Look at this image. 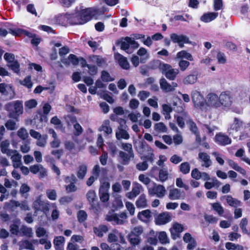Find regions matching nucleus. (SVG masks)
Wrapping results in <instances>:
<instances>
[{"label":"nucleus","mask_w":250,"mask_h":250,"mask_svg":"<svg viewBox=\"0 0 250 250\" xmlns=\"http://www.w3.org/2000/svg\"><path fill=\"white\" fill-rule=\"evenodd\" d=\"M0 93L7 99L11 100L15 96V89L13 86L5 83H0Z\"/></svg>","instance_id":"obj_7"},{"label":"nucleus","mask_w":250,"mask_h":250,"mask_svg":"<svg viewBox=\"0 0 250 250\" xmlns=\"http://www.w3.org/2000/svg\"><path fill=\"white\" fill-rule=\"evenodd\" d=\"M119 156L123 159L124 164H126L128 162L131 158H133L134 155H130V153L120 151L119 152Z\"/></svg>","instance_id":"obj_46"},{"label":"nucleus","mask_w":250,"mask_h":250,"mask_svg":"<svg viewBox=\"0 0 250 250\" xmlns=\"http://www.w3.org/2000/svg\"><path fill=\"white\" fill-rule=\"evenodd\" d=\"M143 232V228L142 226H137L135 227L131 231L130 234L140 237V235Z\"/></svg>","instance_id":"obj_60"},{"label":"nucleus","mask_w":250,"mask_h":250,"mask_svg":"<svg viewBox=\"0 0 250 250\" xmlns=\"http://www.w3.org/2000/svg\"><path fill=\"white\" fill-rule=\"evenodd\" d=\"M198 160L203 167L208 168L212 165V162L210 159V157L207 153L200 152L198 154Z\"/></svg>","instance_id":"obj_15"},{"label":"nucleus","mask_w":250,"mask_h":250,"mask_svg":"<svg viewBox=\"0 0 250 250\" xmlns=\"http://www.w3.org/2000/svg\"><path fill=\"white\" fill-rule=\"evenodd\" d=\"M220 107H229L232 103V96L229 92H223L219 96Z\"/></svg>","instance_id":"obj_10"},{"label":"nucleus","mask_w":250,"mask_h":250,"mask_svg":"<svg viewBox=\"0 0 250 250\" xmlns=\"http://www.w3.org/2000/svg\"><path fill=\"white\" fill-rule=\"evenodd\" d=\"M151 217V212L149 209H146L139 212L138 218L143 222H146Z\"/></svg>","instance_id":"obj_36"},{"label":"nucleus","mask_w":250,"mask_h":250,"mask_svg":"<svg viewBox=\"0 0 250 250\" xmlns=\"http://www.w3.org/2000/svg\"><path fill=\"white\" fill-rule=\"evenodd\" d=\"M77 217L80 222H83L86 219L87 214L84 210H80L78 213Z\"/></svg>","instance_id":"obj_64"},{"label":"nucleus","mask_w":250,"mask_h":250,"mask_svg":"<svg viewBox=\"0 0 250 250\" xmlns=\"http://www.w3.org/2000/svg\"><path fill=\"white\" fill-rule=\"evenodd\" d=\"M108 242L110 243L118 242L122 244L125 243L123 235L119 232H117L116 234L109 233L108 236Z\"/></svg>","instance_id":"obj_18"},{"label":"nucleus","mask_w":250,"mask_h":250,"mask_svg":"<svg viewBox=\"0 0 250 250\" xmlns=\"http://www.w3.org/2000/svg\"><path fill=\"white\" fill-rule=\"evenodd\" d=\"M171 220V216L169 213L164 212L160 214L155 219V222L157 225H164Z\"/></svg>","instance_id":"obj_22"},{"label":"nucleus","mask_w":250,"mask_h":250,"mask_svg":"<svg viewBox=\"0 0 250 250\" xmlns=\"http://www.w3.org/2000/svg\"><path fill=\"white\" fill-rule=\"evenodd\" d=\"M128 241L133 246H136L140 244L141 237L132 234H129L128 235Z\"/></svg>","instance_id":"obj_41"},{"label":"nucleus","mask_w":250,"mask_h":250,"mask_svg":"<svg viewBox=\"0 0 250 250\" xmlns=\"http://www.w3.org/2000/svg\"><path fill=\"white\" fill-rule=\"evenodd\" d=\"M191 99L194 106L202 110L205 109V101L201 93L196 90H193L191 93Z\"/></svg>","instance_id":"obj_6"},{"label":"nucleus","mask_w":250,"mask_h":250,"mask_svg":"<svg viewBox=\"0 0 250 250\" xmlns=\"http://www.w3.org/2000/svg\"><path fill=\"white\" fill-rule=\"evenodd\" d=\"M6 207L11 210H14L17 207L20 206V202L15 200H11L9 202L5 203Z\"/></svg>","instance_id":"obj_50"},{"label":"nucleus","mask_w":250,"mask_h":250,"mask_svg":"<svg viewBox=\"0 0 250 250\" xmlns=\"http://www.w3.org/2000/svg\"><path fill=\"white\" fill-rule=\"evenodd\" d=\"M9 33L14 36H20L21 34H24L30 38H33L35 36L33 33L21 29H10Z\"/></svg>","instance_id":"obj_32"},{"label":"nucleus","mask_w":250,"mask_h":250,"mask_svg":"<svg viewBox=\"0 0 250 250\" xmlns=\"http://www.w3.org/2000/svg\"><path fill=\"white\" fill-rule=\"evenodd\" d=\"M166 192V188L164 186L156 183H154L153 186L148 189V192L150 195L155 196L160 198H163L165 196Z\"/></svg>","instance_id":"obj_4"},{"label":"nucleus","mask_w":250,"mask_h":250,"mask_svg":"<svg viewBox=\"0 0 250 250\" xmlns=\"http://www.w3.org/2000/svg\"><path fill=\"white\" fill-rule=\"evenodd\" d=\"M243 128V122L237 118H234L233 123L230 125L228 128L229 133H231V130L238 131Z\"/></svg>","instance_id":"obj_23"},{"label":"nucleus","mask_w":250,"mask_h":250,"mask_svg":"<svg viewBox=\"0 0 250 250\" xmlns=\"http://www.w3.org/2000/svg\"><path fill=\"white\" fill-rule=\"evenodd\" d=\"M105 219L109 222H111L114 225H122L124 221L122 220L117 214H107L106 216Z\"/></svg>","instance_id":"obj_25"},{"label":"nucleus","mask_w":250,"mask_h":250,"mask_svg":"<svg viewBox=\"0 0 250 250\" xmlns=\"http://www.w3.org/2000/svg\"><path fill=\"white\" fill-rule=\"evenodd\" d=\"M218 108L220 107L219 96L214 93H208L206 97L205 109L207 110L208 107Z\"/></svg>","instance_id":"obj_3"},{"label":"nucleus","mask_w":250,"mask_h":250,"mask_svg":"<svg viewBox=\"0 0 250 250\" xmlns=\"http://www.w3.org/2000/svg\"><path fill=\"white\" fill-rule=\"evenodd\" d=\"M170 39L173 43H178L180 48L184 47V44L191 43L189 38L185 35H178L176 33H172L170 35Z\"/></svg>","instance_id":"obj_9"},{"label":"nucleus","mask_w":250,"mask_h":250,"mask_svg":"<svg viewBox=\"0 0 250 250\" xmlns=\"http://www.w3.org/2000/svg\"><path fill=\"white\" fill-rule=\"evenodd\" d=\"M138 208H145L147 206V201L145 194H141L135 203Z\"/></svg>","instance_id":"obj_34"},{"label":"nucleus","mask_w":250,"mask_h":250,"mask_svg":"<svg viewBox=\"0 0 250 250\" xmlns=\"http://www.w3.org/2000/svg\"><path fill=\"white\" fill-rule=\"evenodd\" d=\"M20 233L21 236L31 238L33 236V232L32 228L25 225H22L20 229Z\"/></svg>","instance_id":"obj_29"},{"label":"nucleus","mask_w":250,"mask_h":250,"mask_svg":"<svg viewBox=\"0 0 250 250\" xmlns=\"http://www.w3.org/2000/svg\"><path fill=\"white\" fill-rule=\"evenodd\" d=\"M116 137L117 140L122 139L128 140L130 138V136L125 130V128H118L116 132Z\"/></svg>","instance_id":"obj_28"},{"label":"nucleus","mask_w":250,"mask_h":250,"mask_svg":"<svg viewBox=\"0 0 250 250\" xmlns=\"http://www.w3.org/2000/svg\"><path fill=\"white\" fill-rule=\"evenodd\" d=\"M87 167L86 165H83L80 166L78 168L77 174L78 178L83 179L87 173Z\"/></svg>","instance_id":"obj_40"},{"label":"nucleus","mask_w":250,"mask_h":250,"mask_svg":"<svg viewBox=\"0 0 250 250\" xmlns=\"http://www.w3.org/2000/svg\"><path fill=\"white\" fill-rule=\"evenodd\" d=\"M15 151L16 152H12L10 156L13 167L17 168L21 167L22 164L21 162L22 155L17 150H15Z\"/></svg>","instance_id":"obj_19"},{"label":"nucleus","mask_w":250,"mask_h":250,"mask_svg":"<svg viewBox=\"0 0 250 250\" xmlns=\"http://www.w3.org/2000/svg\"><path fill=\"white\" fill-rule=\"evenodd\" d=\"M156 64L158 65V68L162 73L170 81L174 80L179 73L178 69L173 68L169 64L165 63L160 61H157Z\"/></svg>","instance_id":"obj_2"},{"label":"nucleus","mask_w":250,"mask_h":250,"mask_svg":"<svg viewBox=\"0 0 250 250\" xmlns=\"http://www.w3.org/2000/svg\"><path fill=\"white\" fill-rule=\"evenodd\" d=\"M73 126L74 128V135L77 136L80 135L83 131L82 126L78 123L74 124Z\"/></svg>","instance_id":"obj_62"},{"label":"nucleus","mask_w":250,"mask_h":250,"mask_svg":"<svg viewBox=\"0 0 250 250\" xmlns=\"http://www.w3.org/2000/svg\"><path fill=\"white\" fill-rule=\"evenodd\" d=\"M142 190H143V187L141 184L134 183L131 191L127 192L126 194V196L130 199H132L139 195Z\"/></svg>","instance_id":"obj_16"},{"label":"nucleus","mask_w":250,"mask_h":250,"mask_svg":"<svg viewBox=\"0 0 250 250\" xmlns=\"http://www.w3.org/2000/svg\"><path fill=\"white\" fill-rule=\"evenodd\" d=\"M130 41H131V38L127 37L122 40L120 42L121 49L125 50L127 53H131L132 52V51L130 50L129 49Z\"/></svg>","instance_id":"obj_30"},{"label":"nucleus","mask_w":250,"mask_h":250,"mask_svg":"<svg viewBox=\"0 0 250 250\" xmlns=\"http://www.w3.org/2000/svg\"><path fill=\"white\" fill-rule=\"evenodd\" d=\"M30 171L34 174L39 173V176L41 178L47 176L46 169L41 164H36L30 166Z\"/></svg>","instance_id":"obj_13"},{"label":"nucleus","mask_w":250,"mask_h":250,"mask_svg":"<svg viewBox=\"0 0 250 250\" xmlns=\"http://www.w3.org/2000/svg\"><path fill=\"white\" fill-rule=\"evenodd\" d=\"M227 162L229 166L233 169L236 171L240 172L243 175H245L246 174V170L239 167L235 162H234L233 160L230 159H228Z\"/></svg>","instance_id":"obj_39"},{"label":"nucleus","mask_w":250,"mask_h":250,"mask_svg":"<svg viewBox=\"0 0 250 250\" xmlns=\"http://www.w3.org/2000/svg\"><path fill=\"white\" fill-rule=\"evenodd\" d=\"M100 131H103L105 135H108L110 134H111L112 132V129L111 127L110 126V122L109 120H105L104 121L102 126L99 129Z\"/></svg>","instance_id":"obj_38"},{"label":"nucleus","mask_w":250,"mask_h":250,"mask_svg":"<svg viewBox=\"0 0 250 250\" xmlns=\"http://www.w3.org/2000/svg\"><path fill=\"white\" fill-rule=\"evenodd\" d=\"M5 125L8 130H14L17 128L15 122L12 120H8L5 124Z\"/></svg>","instance_id":"obj_59"},{"label":"nucleus","mask_w":250,"mask_h":250,"mask_svg":"<svg viewBox=\"0 0 250 250\" xmlns=\"http://www.w3.org/2000/svg\"><path fill=\"white\" fill-rule=\"evenodd\" d=\"M115 58L118 61L120 66L124 69H128L129 68V64L126 58L119 53L115 54Z\"/></svg>","instance_id":"obj_24"},{"label":"nucleus","mask_w":250,"mask_h":250,"mask_svg":"<svg viewBox=\"0 0 250 250\" xmlns=\"http://www.w3.org/2000/svg\"><path fill=\"white\" fill-rule=\"evenodd\" d=\"M180 172L184 174H187L190 171V167L188 162H184L179 166Z\"/></svg>","instance_id":"obj_45"},{"label":"nucleus","mask_w":250,"mask_h":250,"mask_svg":"<svg viewBox=\"0 0 250 250\" xmlns=\"http://www.w3.org/2000/svg\"><path fill=\"white\" fill-rule=\"evenodd\" d=\"M212 208L218 214L222 216L224 213L223 207L219 203H215L211 204Z\"/></svg>","instance_id":"obj_44"},{"label":"nucleus","mask_w":250,"mask_h":250,"mask_svg":"<svg viewBox=\"0 0 250 250\" xmlns=\"http://www.w3.org/2000/svg\"><path fill=\"white\" fill-rule=\"evenodd\" d=\"M13 72L19 74L20 72V63L16 60L7 65Z\"/></svg>","instance_id":"obj_47"},{"label":"nucleus","mask_w":250,"mask_h":250,"mask_svg":"<svg viewBox=\"0 0 250 250\" xmlns=\"http://www.w3.org/2000/svg\"><path fill=\"white\" fill-rule=\"evenodd\" d=\"M38 245V240L37 239H32L31 240L28 239L23 240L19 243V249L22 250L26 249L28 250H35L34 245Z\"/></svg>","instance_id":"obj_11"},{"label":"nucleus","mask_w":250,"mask_h":250,"mask_svg":"<svg viewBox=\"0 0 250 250\" xmlns=\"http://www.w3.org/2000/svg\"><path fill=\"white\" fill-rule=\"evenodd\" d=\"M220 182L216 178L212 179V182H206L205 183V188L207 189H211V188L219 186Z\"/></svg>","instance_id":"obj_49"},{"label":"nucleus","mask_w":250,"mask_h":250,"mask_svg":"<svg viewBox=\"0 0 250 250\" xmlns=\"http://www.w3.org/2000/svg\"><path fill=\"white\" fill-rule=\"evenodd\" d=\"M159 83L162 90L166 93L174 91L175 88L178 86L176 83L172 82L171 84H170L164 78L160 80Z\"/></svg>","instance_id":"obj_12"},{"label":"nucleus","mask_w":250,"mask_h":250,"mask_svg":"<svg viewBox=\"0 0 250 250\" xmlns=\"http://www.w3.org/2000/svg\"><path fill=\"white\" fill-rule=\"evenodd\" d=\"M168 173L167 170L162 169L159 171V178L161 182H164L168 178Z\"/></svg>","instance_id":"obj_51"},{"label":"nucleus","mask_w":250,"mask_h":250,"mask_svg":"<svg viewBox=\"0 0 250 250\" xmlns=\"http://www.w3.org/2000/svg\"><path fill=\"white\" fill-rule=\"evenodd\" d=\"M197 80V77L196 75L190 74L186 76L183 80V83L185 84H192L194 83Z\"/></svg>","instance_id":"obj_42"},{"label":"nucleus","mask_w":250,"mask_h":250,"mask_svg":"<svg viewBox=\"0 0 250 250\" xmlns=\"http://www.w3.org/2000/svg\"><path fill=\"white\" fill-rule=\"evenodd\" d=\"M184 59L189 61H193L192 55L186 50H181L177 53L175 60H183Z\"/></svg>","instance_id":"obj_26"},{"label":"nucleus","mask_w":250,"mask_h":250,"mask_svg":"<svg viewBox=\"0 0 250 250\" xmlns=\"http://www.w3.org/2000/svg\"><path fill=\"white\" fill-rule=\"evenodd\" d=\"M122 148L127 153H130V155H134L132 146L131 144L129 143H122Z\"/></svg>","instance_id":"obj_57"},{"label":"nucleus","mask_w":250,"mask_h":250,"mask_svg":"<svg viewBox=\"0 0 250 250\" xmlns=\"http://www.w3.org/2000/svg\"><path fill=\"white\" fill-rule=\"evenodd\" d=\"M158 238L162 244H167L169 243V240L167 238V233L164 231H161L160 232Z\"/></svg>","instance_id":"obj_55"},{"label":"nucleus","mask_w":250,"mask_h":250,"mask_svg":"<svg viewBox=\"0 0 250 250\" xmlns=\"http://www.w3.org/2000/svg\"><path fill=\"white\" fill-rule=\"evenodd\" d=\"M190 130L196 135V141L197 142H201V138L200 137L199 133L198 132V128L196 125L193 122H190L189 123Z\"/></svg>","instance_id":"obj_43"},{"label":"nucleus","mask_w":250,"mask_h":250,"mask_svg":"<svg viewBox=\"0 0 250 250\" xmlns=\"http://www.w3.org/2000/svg\"><path fill=\"white\" fill-rule=\"evenodd\" d=\"M108 229L105 225H100L98 227H94L93 231L94 233L99 237H102L104 233H106Z\"/></svg>","instance_id":"obj_37"},{"label":"nucleus","mask_w":250,"mask_h":250,"mask_svg":"<svg viewBox=\"0 0 250 250\" xmlns=\"http://www.w3.org/2000/svg\"><path fill=\"white\" fill-rule=\"evenodd\" d=\"M33 208L35 210V212L38 211H42L44 214H46L49 210V203L46 201H42L41 197H38L33 203Z\"/></svg>","instance_id":"obj_8"},{"label":"nucleus","mask_w":250,"mask_h":250,"mask_svg":"<svg viewBox=\"0 0 250 250\" xmlns=\"http://www.w3.org/2000/svg\"><path fill=\"white\" fill-rule=\"evenodd\" d=\"M148 164L146 161L138 163L136 166V168L139 171H145L148 168Z\"/></svg>","instance_id":"obj_61"},{"label":"nucleus","mask_w":250,"mask_h":250,"mask_svg":"<svg viewBox=\"0 0 250 250\" xmlns=\"http://www.w3.org/2000/svg\"><path fill=\"white\" fill-rule=\"evenodd\" d=\"M10 146V141L8 140H5L2 141L0 145V148L1 152L6 154L7 156H10L12 152H16L15 150L10 149L9 148Z\"/></svg>","instance_id":"obj_21"},{"label":"nucleus","mask_w":250,"mask_h":250,"mask_svg":"<svg viewBox=\"0 0 250 250\" xmlns=\"http://www.w3.org/2000/svg\"><path fill=\"white\" fill-rule=\"evenodd\" d=\"M101 79L103 81L108 82L114 80L110 75L109 73L106 71H103L101 74Z\"/></svg>","instance_id":"obj_54"},{"label":"nucleus","mask_w":250,"mask_h":250,"mask_svg":"<svg viewBox=\"0 0 250 250\" xmlns=\"http://www.w3.org/2000/svg\"><path fill=\"white\" fill-rule=\"evenodd\" d=\"M154 129L156 131L160 132H166L167 131V128L166 126L162 122L156 124L154 125Z\"/></svg>","instance_id":"obj_52"},{"label":"nucleus","mask_w":250,"mask_h":250,"mask_svg":"<svg viewBox=\"0 0 250 250\" xmlns=\"http://www.w3.org/2000/svg\"><path fill=\"white\" fill-rule=\"evenodd\" d=\"M5 109L9 112V118L17 119L23 113L22 102L17 100L9 102L5 104Z\"/></svg>","instance_id":"obj_1"},{"label":"nucleus","mask_w":250,"mask_h":250,"mask_svg":"<svg viewBox=\"0 0 250 250\" xmlns=\"http://www.w3.org/2000/svg\"><path fill=\"white\" fill-rule=\"evenodd\" d=\"M91 58L92 61L95 62L99 66H102L104 63V59L99 56L93 55Z\"/></svg>","instance_id":"obj_63"},{"label":"nucleus","mask_w":250,"mask_h":250,"mask_svg":"<svg viewBox=\"0 0 250 250\" xmlns=\"http://www.w3.org/2000/svg\"><path fill=\"white\" fill-rule=\"evenodd\" d=\"M95 14V12L91 8L83 9L80 14V19L78 20V21H75L74 23L76 24H83L90 21Z\"/></svg>","instance_id":"obj_5"},{"label":"nucleus","mask_w":250,"mask_h":250,"mask_svg":"<svg viewBox=\"0 0 250 250\" xmlns=\"http://www.w3.org/2000/svg\"><path fill=\"white\" fill-rule=\"evenodd\" d=\"M185 193L178 188H174L169 191L168 198L170 200H182L185 199Z\"/></svg>","instance_id":"obj_14"},{"label":"nucleus","mask_w":250,"mask_h":250,"mask_svg":"<svg viewBox=\"0 0 250 250\" xmlns=\"http://www.w3.org/2000/svg\"><path fill=\"white\" fill-rule=\"evenodd\" d=\"M48 136L46 134L42 135L39 139H37L36 144L40 147H44L47 143Z\"/></svg>","instance_id":"obj_48"},{"label":"nucleus","mask_w":250,"mask_h":250,"mask_svg":"<svg viewBox=\"0 0 250 250\" xmlns=\"http://www.w3.org/2000/svg\"><path fill=\"white\" fill-rule=\"evenodd\" d=\"M104 170V168H101L99 165H96L94 167L92 171V173L93 175L96 177V178H98L101 170Z\"/></svg>","instance_id":"obj_58"},{"label":"nucleus","mask_w":250,"mask_h":250,"mask_svg":"<svg viewBox=\"0 0 250 250\" xmlns=\"http://www.w3.org/2000/svg\"><path fill=\"white\" fill-rule=\"evenodd\" d=\"M184 230L183 226L179 223L173 224L172 227L170 229L171 237L173 239H176L179 236V233Z\"/></svg>","instance_id":"obj_17"},{"label":"nucleus","mask_w":250,"mask_h":250,"mask_svg":"<svg viewBox=\"0 0 250 250\" xmlns=\"http://www.w3.org/2000/svg\"><path fill=\"white\" fill-rule=\"evenodd\" d=\"M226 199L227 203L231 207L236 208L240 205V202L238 200L232 198L230 195L224 196L221 198V200Z\"/></svg>","instance_id":"obj_33"},{"label":"nucleus","mask_w":250,"mask_h":250,"mask_svg":"<svg viewBox=\"0 0 250 250\" xmlns=\"http://www.w3.org/2000/svg\"><path fill=\"white\" fill-rule=\"evenodd\" d=\"M65 238L63 236L56 237L54 240V244L56 250H63Z\"/></svg>","instance_id":"obj_31"},{"label":"nucleus","mask_w":250,"mask_h":250,"mask_svg":"<svg viewBox=\"0 0 250 250\" xmlns=\"http://www.w3.org/2000/svg\"><path fill=\"white\" fill-rule=\"evenodd\" d=\"M216 142L222 146H226L231 143V139L225 134L219 133L215 136Z\"/></svg>","instance_id":"obj_20"},{"label":"nucleus","mask_w":250,"mask_h":250,"mask_svg":"<svg viewBox=\"0 0 250 250\" xmlns=\"http://www.w3.org/2000/svg\"><path fill=\"white\" fill-rule=\"evenodd\" d=\"M86 198L93 208L96 205V194L94 190H90L86 194Z\"/></svg>","instance_id":"obj_35"},{"label":"nucleus","mask_w":250,"mask_h":250,"mask_svg":"<svg viewBox=\"0 0 250 250\" xmlns=\"http://www.w3.org/2000/svg\"><path fill=\"white\" fill-rule=\"evenodd\" d=\"M218 15V13H207L202 16L200 18V20L204 22H209L215 19L217 17Z\"/></svg>","instance_id":"obj_27"},{"label":"nucleus","mask_w":250,"mask_h":250,"mask_svg":"<svg viewBox=\"0 0 250 250\" xmlns=\"http://www.w3.org/2000/svg\"><path fill=\"white\" fill-rule=\"evenodd\" d=\"M189 65V62L184 60H180L178 63L179 67L182 71H185L188 67Z\"/></svg>","instance_id":"obj_53"},{"label":"nucleus","mask_w":250,"mask_h":250,"mask_svg":"<svg viewBox=\"0 0 250 250\" xmlns=\"http://www.w3.org/2000/svg\"><path fill=\"white\" fill-rule=\"evenodd\" d=\"M18 136L22 140H25L28 137V133L24 128H20L18 132Z\"/></svg>","instance_id":"obj_56"}]
</instances>
